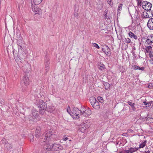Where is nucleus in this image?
Returning <instances> with one entry per match:
<instances>
[{"label": "nucleus", "mask_w": 153, "mask_h": 153, "mask_svg": "<svg viewBox=\"0 0 153 153\" xmlns=\"http://www.w3.org/2000/svg\"><path fill=\"white\" fill-rule=\"evenodd\" d=\"M42 139H43V142H45L46 140L48 141L50 139L54 137V135L53 134L52 130L51 129L45 132L42 135Z\"/></svg>", "instance_id": "obj_1"}, {"label": "nucleus", "mask_w": 153, "mask_h": 153, "mask_svg": "<svg viewBox=\"0 0 153 153\" xmlns=\"http://www.w3.org/2000/svg\"><path fill=\"white\" fill-rule=\"evenodd\" d=\"M80 115H82L83 116L86 117H89L91 114V111L88 107H82L80 109Z\"/></svg>", "instance_id": "obj_2"}, {"label": "nucleus", "mask_w": 153, "mask_h": 153, "mask_svg": "<svg viewBox=\"0 0 153 153\" xmlns=\"http://www.w3.org/2000/svg\"><path fill=\"white\" fill-rule=\"evenodd\" d=\"M39 108L40 114L42 115L45 113L47 108V105L45 102L42 100H39Z\"/></svg>", "instance_id": "obj_3"}, {"label": "nucleus", "mask_w": 153, "mask_h": 153, "mask_svg": "<svg viewBox=\"0 0 153 153\" xmlns=\"http://www.w3.org/2000/svg\"><path fill=\"white\" fill-rule=\"evenodd\" d=\"M80 109L79 110L76 107H74L73 109L72 112H71L72 116L74 119H77L79 118V115H80Z\"/></svg>", "instance_id": "obj_4"}, {"label": "nucleus", "mask_w": 153, "mask_h": 153, "mask_svg": "<svg viewBox=\"0 0 153 153\" xmlns=\"http://www.w3.org/2000/svg\"><path fill=\"white\" fill-rule=\"evenodd\" d=\"M141 3L142 7L145 10H147L151 9L152 5L150 3L147 1H143Z\"/></svg>", "instance_id": "obj_5"}, {"label": "nucleus", "mask_w": 153, "mask_h": 153, "mask_svg": "<svg viewBox=\"0 0 153 153\" xmlns=\"http://www.w3.org/2000/svg\"><path fill=\"white\" fill-rule=\"evenodd\" d=\"M52 149L54 151L62 150L63 147L60 144H53L52 146Z\"/></svg>", "instance_id": "obj_6"}, {"label": "nucleus", "mask_w": 153, "mask_h": 153, "mask_svg": "<svg viewBox=\"0 0 153 153\" xmlns=\"http://www.w3.org/2000/svg\"><path fill=\"white\" fill-rule=\"evenodd\" d=\"M41 128L39 126L36 127L35 132V136L37 138H39L41 135Z\"/></svg>", "instance_id": "obj_7"}, {"label": "nucleus", "mask_w": 153, "mask_h": 153, "mask_svg": "<svg viewBox=\"0 0 153 153\" xmlns=\"http://www.w3.org/2000/svg\"><path fill=\"white\" fill-rule=\"evenodd\" d=\"M89 127L87 122L82 123L79 128V129L81 132H83L84 131Z\"/></svg>", "instance_id": "obj_8"}, {"label": "nucleus", "mask_w": 153, "mask_h": 153, "mask_svg": "<svg viewBox=\"0 0 153 153\" xmlns=\"http://www.w3.org/2000/svg\"><path fill=\"white\" fill-rule=\"evenodd\" d=\"M22 68L23 71L25 72L28 73L30 69V65L27 62H26V64H25V65L22 66Z\"/></svg>", "instance_id": "obj_9"}, {"label": "nucleus", "mask_w": 153, "mask_h": 153, "mask_svg": "<svg viewBox=\"0 0 153 153\" xmlns=\"http://www.w3.org/2000/svg\"><path fill=\"white\" fill-rule=\"evenodd\" d=\"M29 80L28 77L26 76H24L21 81L22 84H24L25 86H27L29 84Z\"/></svg>", "instance_id": "obj_10"}, {"label": "nucleus", "mask_w": 153, "mask_h": 153, "mask_svg": "<svg viewBox=\"0 0 153 153\" xmlns=\"http://www.w3.org/2000/svg\"><path fill=\"white\" fill-rule=\"evenodd\" d=\"M147 25L150 30H153V18H151L149 19Z\"/></svg>", "instance_id": "obj_11"}, {"label": "nucleus", "mask_w": 153, "mask_h": 153, "mask_svg": "<svg viewBox=\"0 0 153 153\" xmlns=\"http://www.w3.org/2000/svg\"><path fill=\"white\" fill-rule=\"evenodd\" d=\"M32 115L33 119H35L39 116L38 112L35 109H33L32 110Z\"/></svg>", "instance_id": "obj_12"}, {"label": "nucleus", "mask_w": 153, "mask_h": 153, "mask_svg": "<svg viewBox=\"0 0 153 153\" xmlns=\"http://www.w3.org/2000/svg\"><path fill=\"white\" fill-rule=\"evenodd\" d=\"M128 103L129 105H130L131 107L132 110L133 111H136V108L135 107V104L134 103H132L130 101H128L127 102Z\"/></svg>", "instance_id": "obj_13"}, {"label": "nucleus", "mask_w": 153, "mask_h": 153, "mask_svg": "<svg viewBox=\"0 0 153 153\" xmlns=\"http://www.w3.org/2000/svg\"><path fill=\"white\" fill-rule=\"evenodd\" d=\"M44 149L45 150H48V151L52 149V146L49 143H45L44 145Z\"/></svg>", "instance_id": "obj_14"}, {"label": "nucleus", "mask_w": 153, "mask_h": 153, "mask_svg": "<svg viewBox=\"0 0 153 153\" xmlns=\"http://www.w3.org/2000/svg\"><path fill=\"white\" fill-rule=\"evenodd\" d=\"M105 46H106V48L104 49V48H102V50L103 52H104L105 54L108 55L109 53V52L110 51V49L107 45H105Z\"/></svg>", "instance_id": "obj_15"}, {"label": "nucleus", "mask_w": 153, "mask_h": 153, "mask_svg": "<svg viewBox=\"0 0 153 153\" xmlns=\"http://www.w3.org/2000/svg\"><path fill=\"white\" fill-rule=\"evenodd\" d=\"M4 146L5 149L8 150H10L13 147V145L12 144H10L9 143H5Z\"/></svg>", "instance_id": "obj_16"}, {"label": "nucleus", "mask_w": 153, "mask_h": 153, "mask_svg": "<svg viewBox=\"0 0 153 153\" xmlns=\"http://www.w3.org/2000/svg\"><path fill=\"white\" fill-rule=\"evenodd\" d=\"M146 108L148 109L152 108L153 107V101H152L148 103V105L146 106Z\"/></svg>", "instance_id": "obj_17"}, {"label": "nucleus", "mask_w": 153, "mask_h": 153, "mask_svg": "<svg viewBox=\"0 0 153 153\" xmlns=\"http://www.w3.org/2000/svg\"><path fill=\"white\" fill-rule=\"evenodd\" d=\"M92 107L96 109H99L100 108V105L99 102L97 101L94 105Z\"/></svg>", "instance_id": "obj_18"}, {"label": "nucleus", "mask_w": 153, "mask_h": 153, "mask_svg": "<svg viewBox=\"0 0 153 153\" xmlns=\"http://www.w3.org/2000/svg\"><path fill=\"white\" fill-rule=\"evenodd\" d=\"M128 35L129 36L132 38H134L135 39H137V36L136 35H135L131 32H129L128 33Z\"/></svg>", "instance_id": "obj_19"}, {"label": "nucleus", "mask_w": 153, "mask_h": 153, "mask_svg": "<svg viewBox=\"0 0 153 153\" xmlns=\"http://www.w3.org/2000/svg\"><path fill=\"white\" fill-rule=\"evenodd\" d=\"M147 38V39L146 40V43L148 45H152V44L153 43L152 42L151 40L150 39V38H149V36H148Z\"/></svg>", "instance_id": "obj_20"}, {"label": "nucleus", "mask_w": 153, "mask_h": 153, "mask_svg": "<svg viewBox=\"0 0 153 153\" xmlns=\"http://www.w3.org/2000/svg\"><path fill=\"white\" fill-rule=\"evenodd\" d=\"M123 4H120L119 5L117 8L118 13H121V11L122 10V7Z\"/></svg>", "instance_id": "obj_21"}, {"label": "nucleus", "mask_w": 153, "mask_h": 153, "mask_svg": "<svg viewBox=\"0 0 153 153\" xmlns=\"http://www.w3.org/2000/svg\"><path fill=\"white\" fill-rule=\"evenodd\" d=\"M107 11L105 10L104 13V14L103 16V18L105 19H109V16L107 15Z\"/></svg>", "instance_id": "obj_22"}, {"label": "nucleus", "mask_w": 153, "mask_h": 153, "mask_svg": "<svg viewBox=\"0 0 153 153\" xmlns=\"http://www.w3.org/2000/svg\"><path fill=\"white\" fill-rule=\"evenodd\" d=\"M42 0H34L33 1V3L35 5L39 4L42 1Z\"/></svg>", "instance_id": "obj_23"}, {"label": "nucleus", "mask_w": 153, "mask_h": 153, "mask_svg": "<svg viewBox=\"0 0 153 153\" xmlns=\"http://www.w3.org/2000/svg\"><path fill=\"white\" fill-rule=\"evenodd\" d=\"M128 149L129 150V152L130 153H131L135 152L137 151L138 149L137 148H132L131 147L128 148Z\"/></svg>", "instance_id": "obj_24"}, {"label": "nucleus", "mask_w": 153, "mask_h": 153, "mask_svg": "<svg viewBox=\"0 0 153 153\" xmlns=\"http://www.w3.org/2000/svg\"><path fill=\"white\" fill-rule=\"evenodd\" d=\"M152 47L150 46H148L146 47L145 50L147 52H150L152 50Z\"/></svg>", "instance_id": "obj_25"}, {"label": "nucleus", "mask_w": 153, "mask_h": 153, "mask_svg": "<svg viewBox=\"0 0 153 153\" xmlns=\"http://www.w3.org/2000/svg\"><path fill=\"white\" fill-rule=\"evenodd\" d=\"M54 110V108L52 106H49L47 108V110L48 112H51L53 111Z\"/></svg>", "instance_id": "obj_26"}, {"label": "nucleus", "mask_w": 153, "mask_h": 153, "mask_svg": "<svg viewBox=\"0 0 153 153\" xmlns=\"http://www.w3.org/2000/svg\"><path fill=\"white\" fill-rule=\"evenodd\" d=\"M134 69L137 70V69H139L140 70L142 71H143L144 69V67H142L141 68H140L139 67V66H137V65H134Z\"/></svg>", "instance_id": "obj_27"}, {"label": "nucleus", "mask_w": 153, "mask_h": 153, "mask_svg": "<svg viewBox=\"0 0 153 153\" xmlns=\"http://www.w3.org/2000/svg\"><path fill=\"white\" fill-rule=\"evenodd\" d=\"M15 59L16 62H19L22 63V62H23L24 60L23 59H21L19 57H16L15 58Z\"/></svg>", "instance_id": "obj_28"}, {"label": "nucleus", "mask_w": 153, "mask_h": 153, "mask_svg": "<svg viewBox=\"0 0 153 153\" xmlns=\"http://www.w3.org/2000/svg\"><path fill=\"white\" fill-rule=\"evenodd\" d=\"M49 59L46 58L45 59V66L46 68H48V63Z\"/></svg>", "instance_id": "obj_29"}, {"label": "nucleus", "mask_w": 153, "mask_h": 153, "mask_svg": "<svg viewBox=\"0 0 153 153\" xmlns=\"http://www.w3.org/2000/svg\"><path fill=\"white\" fill-rule=\"evenodd\" d=\"M147 12L148 13H149L148 14L150 16V17H152L153 16V11L151 10V9L149 10H147Z\"/></svg>", "instance_id": "obj_30"}, {"label": "nucleus", "mask_w": 153, "mask_h": 153, "mask_svg": "<svg viewBox=\"0 0 153 153\" xmlns=\"http://www.w3.org/2000/svg\"><path fill=\"white\" fill-rule=\"evenodd\" d=\"M97 100L94 97H92L90 98V101L91 103L93 102H96Z\"/></svg>", "instance_id": "obj_31"}, {"label": "nucleus", "mask_w": 153, "mask_h": 153, "mask_svg": "<svg viewBox=\"0 0 153 153\" xmlns=\"http://www.w3.org/2000/svg\"><path fill=\"white\" fill-rule=\"evenodd\" d=\"M22 45L21 44L20 45H19V46H18L19 52H22V51H23V48H22Z\"/></svg>", "instance_id": "obj_32"}, {"label": "nucleus", "mask_w": 153, "mask_h": 153, "mask_svg": "<svg viewBox=\"0 0 153 153\" xmlns=\"http://www.w3.org/2000/svg\"><path fill=\"white\" fill-rule=\"evenodd\" d=\"M149 13H148L147 12L146 13V14L145 15H144V14H143V18H149V17H150V16L148 14Z\"/></svg>", "instance_id": "obj_33"}, {"label": "nucleus", "mask_w": 153, "mask_h": 153, "mask_svg": "<svg viewBox=\"0 0 153 153\" xmlns=\"http://www.w3.org/2000/svg\"><path fill=\"white\" fill-rule=\"evenodd\" d=\"M98 68L100 70H103L105 68V66L103 64H102L101 65L99 66Z\"/></svg>", "instance_id": "obj_34"}, {"label": "nucleus", "mask_w": 153, "mask_h": 153, "mask_svg": "<svg viewBox=\"0 0 153 153\" xmlns=\"http://www.w3.org/2000/svg\"><path fill=\"white\" fill-rule=\"evenodd\" d=\"M146 141H145L142 144H140V148H143L145 146Z\"/></svg>", "instance_id": "obj_35"}, {"label": "nucleus", "mask_w": 153, "mask_h": 153, "mask_svg": "<svg viewBox=\"0 0 153 153\" xmlns=\"http://www.w3.org/2000/svg\"><path fill=\"white\" fill-rule=\"evenodd\" d=\"M97 99L99 101L101 102H102L103 101V98L100 97H98L97 98Z\"/></svg>", "instance_id": "obj_36"}, {"label": "nucleus", "mask_w": 153, "mask_h": 153, "mask_svg": "<svg viewBox=\"0 0 153 153\" xmlns=\"http://www.w3.org/2000/svg\"><path fill=\"white\" fill-rule=\"evenodd\" d=\"M93 46L96 48H97L98 49H99L100 48V47L98 46V45L96 43H92Z\"/></svg>", "instance_id": "obj_37"}, {"label": "nucleus", "mask_w": 153, "mask_h": 153, "mask_svg": "<svg viewBox=\"0 0 153 153\" xmlns=\"http://www.w3.org/2000/svg\"><path fill=\"white\" fill-rule=\"evenodd\" d=\"M30 142H33L34 141V136L32 135H30Z\"/></svg>", "instance_id": "obj_38"}, {"label": "nucleus", "mask_w": 153, "mask_h": 153, "mask_svg": "<svg viewBox=\"0 0 153 153\" xmlns=\"http://www.w3.org/2000/svg\"><path fill=\"white\" fill-rule=\"evenodd\" d=\"M107 1L108 4L111 6L113 5V2H112V0H107Z\"/></svg>", "instance_id": "obj_39"}, {"label": "nucleus", "mask_w": 153, "mask_h": 153, "mask_svg": "<svg viewBox=\"0 0 153 153\" xmlns=\"http://www.w3.org/2000/svg\"><path fill=\"white\" fill-rule=\"evenodd\" d=\"M67 111L68 113L71 116H72V114L71 113L72 112L70 110V107L69 106H68V108L67 109Z\"/></svg>", "instance_id": "obj_40"}, {"label": "nucleus", "mask_w": 153, "mask_h": 153, "mask_svg": "<svg viewBox=\"0 0 153 153\" xmlns=\"http://www.w3.org/2000/svg\"><path fill=\"white\" fill-rule=\"evenodd\" d=\"M125 41L126 43H129L131 42V40L129 38H128L127 39H126Z\"/></svg>", "instance_id": "obj_41"}, {"label": "nucleus", "mask_w": 153, "mask_h": 153, "mask_svg": "<svg viewBox=\"0 0 153 153\" xmlns=\"http://www.w3.org/2000/svg\"><path fill=\"white\" fill-rule=\"evenodd\" d=\"M122 153H130L129 152V150L128 149L127 150H125L123 151Z\"/></svg>", "instance_id": "obj_42"}, {"label": "nucleus", "mask_w": 153, "mask_h": 153, "mask_svg": "<svg viewBox=\"0 0 153 153\" xmlns=\"http://www.w3.org/2000/svg\"><path fill=\"white\" fill-rule=\"evenodd\" d=\"M104 85L105 86V85H106V86L107 85V86H108L107 88L105 87V89H108L109 88V85L108 83L105 82L104 84Z\"/></svg>", "instance_id": "obj_43"}, {"label": "nucleus", "mask_w": 153, "mask_h": 153, "mask_svg": "<svg viewBox=\"0 0 153 153\" xmlns=\"http://www.w3.org/2000/svg\"><path fill=\"white\" fill-rule=\"evenodd\" d=\"M74 16L76 17H77L78 16V12L77 11H76V12H75L74 14Z\"/></svg>", "instance_id": "obj_44"}, {"label": "nucleus", "mask_w": 153, "mask_h": 153, "mask_svg": "<svg viewBox=\"0 0 153 153\" xmlns=\"http://www.w3.org/2000/svg\"><path fill=\"white\" fill-rule=\"evenodd\" d=\"M149 36L150 38V39L151 40L152 42L153 43V35H151L150 36Z\"/></svg>", "instance_id": "obj_45"}, {"label": "nucleus", "mask_w": 153, "mask_h": 153, "mask_svg": "<svg viewBox=\"0 0 153 153\" xmlns=\"http://www.w3.org/2000/svg\"><path fill=\"white\" fill-rule=\"evenodd\" d=\"M20 41H19H19L17 42V44L18 46H19V45H20L21 44L22 45V42L20 43Z\"/></svg>", "instance_id": "obj_46"}, {"label": "nucleus", "mask_w": 153, "mask_h": 153, "mask_svg": "<svg viewBox=\"0 0 153 153\" xmlns=\"http://www.w3.org/2000/svg\"><path fill=\"white\" fill-rule=\"evenodd\" d=\"M148 102L145 101L143 102V105H146V106H147V105H148Z\"/></svg>", "instance_id": "obj_47"}, {"label": "nucleus", "mask_w": 153, "mask_h": 153, "mask_svg": "<svg viewBox=\"0 0 153 153\" xmlns=\"http://www.w3.org/2000/svg\"><path fill=\"white\" fill-rule=\"evenodd\" d=\"M142 2L141 1V2H139V3H138V2L137 1V4H138V6H141V5H141V4H142L141 3Z\"/></svg>", "instance_id": "obj_48"}, {"label": "nucleus", "mask_w": 153, "mask_h": 153, "mask_svg": "<svg viewBox=\"0 0 153 153\" xmlns=\"http://www.w3.org/2000/svg\"><path fill=\"white\" fill-rule=\"evenodd\" d=\"M68 139V138L67 137H65V138L63 139V140L65 141L67 140Z\"/></svg>", "instance_id": "obj_49"}, {"label": "nucleus", "mask_w": 153, "mask_h": 153, "mask_svg": "<svg viewBox=\"0 0 153 153\" xmlns=\"http://www.w3.org/2000/svg\"><path fill=\"white\" fill-rule=\"evenodd\" d=\"M150 151H149V150H148L147 151H145V153H150Z\"/></svg>", "instance_id": "obj_50"}, {"label": "nucleus", "mask_w": 153, "mask_h": 153, "mask_svg": "<svg viewBox=\"0 0 153 153\" xmlns=\"http://www.w3.org/2000/svg\"><path fill=\"white\" fill-rule=\"evenodd\" d=\"M95 102H92L91 103V104L92 106L94 105Z\"/></svg>", "instance_id": "obj_51"}, {"label": "nucleus", "mask_w": 153, "mask_h": 153, "mask_svg": "<svg viewBox=\"0 0 153 153\" xmlns=\"http://www.w3.org/2000/svg\"><path fill=\"white\" fill-rule=\"evenodd\" d=\"M127 134L126 133H124L122 134V135L123 136H126Z\"/></svg>", "instance_id": "obj_52"}, {"label": "nucleus", "mask_w": 153, "mask_h": 153, "mask_svg": "<svg viewBox=\"0 0 153 153\" xmlns=\"http://www.w3.org/2000/svg\"><path fill=\"white\" fill-rule=\"evenodd\" d=\"M152 85V84H151V85L150 84L149 85H148V87L149 88H151V86Z\"/></svg>", "instance_id": "obj_53"}, {"label": "nucleus", "mask_w": 153, "mask_h": 153, "mask_svg": "<svg viewBox=\"0 0 153 153\" xmlns=\"http://www.w3.org/2000/svg\"><path fill=\"white\" fill-rule=\"evenodd\" d=\"M5 138H3L2 139L1 141L2 142V143H3V141H5Z\"/></svg>", "instance_id": "obj_54"}, {"label": "nucleus", "mask_w": 153, "mask_h": 153, "mask_svg": "<svg viewBox=\"0 0 153 153\" xmlns=\"http://www.w3.org/2000/svg\"><path fill=\"white\" fill-rule=\"evenodd\" d=\"M143 0H137V1L138 2V3H139V2H140L142 1Z\"/></svg>", "instance_id": "obj_55"}, {"label": "nucleus", "mask_w": 153, "mask_h": 153, "mask_svg": "<svg viewBox=\"0 0 153 153\" xmlns=\"http://www.w3.org/2000/svg\"><path fill=\"white\" fill-rule=\"evenodd\" d=\"M152 64H153V59L152 60Z\"/></svg>", "instance_id": "obj_56"}, {"label": "nucleus", "mask_w": 153, "mask_h": 153, "mask_svg": "<svg viewBox=\"0 0 153 153\" xmlns=\"http://www.w3.org/2000/svg\"><path fill=\"white\" fill-rule=\"evenodd\" d=\"M10 153H13V151H12V152H11V151H10Z\"/></svg>", "instance_id": "obj_57"}, {"label": "nucleus", "mask_w": 153, "mask_h": 153, "mask_svg": "<svg viewBox=\"0 0 153 153\" xmlns=\"http://www.w3.org/2000/svg\"><path fill=\"white\" fill-rule=\"evenodd\" d=\"M36 13V14H39V12Z\"/></svg>", "instance_id": "obj_58"}]
</instances>
